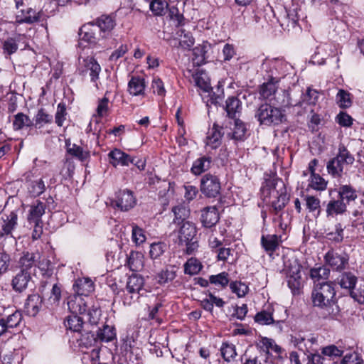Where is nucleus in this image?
I'll list each match as a JSON object with an SVG mask.
<instances>
[{
  "mask_svg": "<svg viewBox=\"0 0 364 364\" xmlns=\"http://www.w3.org/2000/svg\"><path fill=\"white\" fill-rule=\"evenodd\" d=\"M311 299L313 306L321 310L325 317L334 318L340 312L334 284L331 282L315 284L311 293Z\"/></svg>",
  "mask_w": 364,
  "mask_h": 364,
  "instance_id": "f257e3e1",
  "label": "nucleus"
},
{
  "mask_svg": "<svg viewBox=\"0 0 364 364\" xmlns=\"http://www.w3.org/2000/svg\"><path fill=\"white\" fill-rule=\"evenodd\" d=\"M261 192L264 197L274 198L271 202L270 212L274 215H279L289 200L284 182L277 177L266 179Z\"/></svg>",
  "mask_w": 364,
  "mask_h": 364,
  "instance_id": "f03ea898",
  "label": "nucleus"
},
{
  "mask_svg": "<svg viewBox=\"0 0 364 364\" xmlns=\"http://www.w3.org/2000/svg\"><path fill=\"white\" fill-rule=\"evenodd\" d=\"M255 117L260 125L278 126L287 122L285 111L268 102L261 104L256 109Z\"/></svg>",
  "mask_w": 364,
  "mask_h": 364,
  "instance_id": "7ed1b4c3",
  "label": "nucleus"
},
{
  "mask_svg": "<svg viewBox=\"0 0 364 364\" xmlns=\"http://www.w3.org/2000/svg\"><path fill=\"white\" fill-rule=\"evenodd\" d=\"M279 80L271 77L267 82L262 84L259 88V99L272 102L273 100L283 107H288L293 105L289 93L286 90H282L279 96L276 97L277 92Z\"/></svg>",
  "mask_w": 364,
  "mask_h": 364,
  "instance_id": "20e7f679",
  "label": "nucleus"
},
{
  "mask_svg": "<svg viewBox=\"0 0 364 364\" xmlns=\"http://www.w3.org/2000/svg\"><path fill=\"white\" fill-rule=\"evenodd\" d=\"M354 161V156L344 145L341 144L338 147L336 156L328 161L327 171L332 177L340 178L348 169V167L353 164Z\"/></svg>",
  "mask_w": 364,
  "mask_h": 364,
  "instance_id": "39448f33",
  "label": "nucleus"
},
{
  "mask_svg": "<svg viewBox=\"0 0 364 364\" xmlns=\"http://www.w3.org/2000/svg\"><path fill=\"white\" fill-rule=\"evenodd\" d=\"M197 229L196 225L190 221L183 222L178 230V243L185 245L186 252L193 254L198 248V245L196 240Z\"/></svg>",
  "mask_w": 364,
  "mask_h": 364,
  "instance_id": "423d86ee",
  "label": "nucleus"
},
{
  "mask_svg": "<svg viewBox=\"0 0 364 364\" xmlns=\"http://www.w3.org/2000/svg\"><path fill=\"white\" fill-rule=\"evenodd\" d=\"M78 71L80 75H86L89 74L91 81L96 82L99 78L101 67L93 57H87L79 59Z\"/></svg>",
  "mask_w": 364,
  "mask_h": 364,
  "instance_id": "0eeeda50",
  "label": "nucleus"
},
{
  "mask_svg": "<svg viewBox=\"0 0 364 364\" xmlns=\"http://www.w3.org/2000/svg\"><path fill=\"white\" fill-rule=\"evenodd\" d=\"M324 260L333 270L341 272L348 266L349 257L345 252L338 253L334 250H331L326 253Z\"/></svg>",
  "mask_w": 364,
  "mask_h": 364,
  "instance_id": "6e6552de",
  "label": "nucleus"
},
{
  "mask_svg": "<svg viewBox=\"0 0 364 364\" xmlns=\"http://www.w3.org/2000/svg\"><path fill=\"white\" fill-rule=\"evenodd\" d=\"M220 182L216 176L205 174L201 179L200 191L208 198H215L220 193Z\"/></svg>",
  "mask_w": 364,
  "mask_h": 364,
  "instance_id": "1a4fd4ad",
  "label": "nucleus"
},
{
  "mask_svg": "<svg viewBox=\"0 0 364 364\" xmlns=\"http://www.w3.org/2000/svg\"><path fill=\"white\" fill-rule=\"evenodd\" d=\"M136 202L133 192L128 189H124L116 193L115 198L112 204L122 211H128L134 207Z\"/></svg>",
  "mask_w": 364,
  "mask_h": 364,
  "instance_id": "9d476101",
  "label": "nucleus"
},
{
  "mask_svg": "<svg viewBox=\"0 0 364 364\" xmlns=\"http://www.w3.org/2000/svg\"><path fill=\"white\" fill-rule=\"evenodd\" d=\"M338 198L350 205L352 203H360L359 206L364 207V199L358 196V191L350 185H341L338 190Z\"/></svg>",
  "mask_w": 364,
  "mask_h": 364,
  "instance_id": "9b49d317",
  "label": "nucleus"
},
{
  "mask_svg": "<svg viewBox=\"0 0 364 364\" xmlns=\"http://www.w3.org/2000/svg\"><path fill=\"white\" fill-rule=\"evenodd\" d=\"M18 215L14 211L9 215H4L1 217V224L0 229V238L7 237L16 242L15 237L12 235V232L18 225Z\"/></svg>",
  "mask_w": 364,
  "mask_h": 364,
  "instance_id": "f8f14e48",
  "label": "nucleus"
},
{
  "mask_svg": "<svg viewBox=\"0 0 364 364\" xmlns=\"http://www.w3.org/2000/svg\"><path fill=\"white\" fill-rule=\"evenodd\" d=\"M93 23L97 26V31L99 30L102 38H108L116 26L115 18L111 15H102Z\"/></svg>",
  "mask_w": 364,
  "mask_h": 364,
  "instance_id": "ddd939ff",
  "label": "nucleus"
},
{
  "mask_svg": "<svg viewBox=\"0 0 364 364\" xmlns=\"http://www.w3.org/2000/svg\"><path fill=\"white\" fill-rule=\"evenodd\" d=\"M97 26L92 22L83 25L79 31V37L81 41H84L90 44H96L100 40L101 36L97 32Z\"/></svg>",
  "mask_w": 364,
  "mask_h": 364,
  "instance_id": "4468645a",
  "label": "nucleus"
},
{
  "mask_svg": "<svg viewBox=\"0 0 364 364\" xmlns=\"http://www.w3.org/2000/svg\"><path fill=\"white\" fill-rule=\"evenodd\" d=\"M26 36L23 34H16L12 37L6 38L3 43V53L4 55H11L15 53L20 43H22L24 49L26 47Z\"/></svg>",
  "mask_w": 364,
  "mask_h": 364,
  "instance_id": "2eb2a0df",
  "label": "nucleus"
},
{
  "mask_svg": "<svg viewBox=\"0 0 364 364\" xmlns=\"http://www.w3.org/2000/svg\"><path fill=\"white\" fill-rule=\"evenodd\" d=\"M42 16L41 11H36L31 7L22 9L16 16V23H29L31 24L35 22L41 21Z\"/></svg>",
  "mask_w": 364,
  "mask_h": 364,
  "instance_id": "dca6fc26",
  "label": "nucleus"
},
{
  "mask_svg": "<svg viewBox=\"0 0 364 364\" xmlns=\"http://www.w3.org/2000/svg\"><path fill=\"white\" fill-rule=\"evenodd\" d=\"M219 219L218 210L215 206H208L201 210L200 222L205 228L215 226Z\"/></svg>",
  "mask_w": 364,
  "mask_h": 364,
  "instance_id": "f3484780",
  "label": "nucleus"
},
{
  "mask_svg": "<svg viewBox=\"0 0 364 364\" xmlns=\"http://www.w3.org/2000/svg\"><path fill=\"white\" fill-rule=\"evenodd\" d=\"M87 334L90 335L92 341L94 342L97 341L109 342L116 338L115 328L108 325H104L102 328H99L96 334L92 332L87 333Z\"/></svg>",
  "mask_w": 364,
  "mask_h": 364,
  "instance_id": "a211bd4d",
  "label": "nucleus"
},
{
  "mask_svg": "<svg viewBox=\"0 0 364 364\" xmlns=\"http://www.w3.org/2000/svg\"><path fill=\"white\" fill-rule=\"evenodd\" d=\"M68 308L72 314H83L87 311V304L84 299L77 294L68 298Z\"/></svg>",
  "mask_w": 364,
  "mask_h": 364,
  "instance_id": "6ab92c4d",
  "label": "nucleus"
},
{
  "mask_svg": "<svg viewBox=\"0 0 364 364\" xmlns=\"http://www.w3.org/2000/svg\"><path fill=\"white\" fill-rule=\"evenodd\" d=\"M109 163L114 167L120 166H128L134 163L130 156L118 149H114L108 154Z\"/></svg>",
  "mask_w": 364,
  "mask_h": 364,
  "instance_id": "aec40b11",
  "label": "nucleus"
},
{
  "mask_svg": "<svg viewBox=\"0 0 364 364\" xmlns=\"http://www.w3.org/2000/svg\"><path fill=\"white\" fill-rule=\"evenodd\" d=\"M73 289L77 295L88 296L95 289L93 282L90 278L77 279L73 284Z\"/></svg>",
  "mask_w": 364,
  "mask_h": 364,
  "instance_id": "412c9836",
  "label": "nucleus"
},
{
  "mask_svg": "<svg viewBox=\"0 0 364 364\" xmlns=\"http://www.w3.org/2000/svg\"><path fill=\"white\" fill-rule=\"evenodd\" d=\"M31 279L30 272L19 271L12 279L13 289L19 293L23 292L27 288Z\"/></svg>",
  "mask_w": 364,
  "mask_h": 364,
  "instance_id": "4be33fe9",
  "label": "nucleus"
},
{
  "mask_svg": "<svg viewBox=\"0 0 364 364\" xmlns=\"http://www.w3.org/2000/svg\"><path fill=\"white\" fill-rule=\"evenodd\" d=\"M347 211L346 203H343L339 198L330 200L326 208V216L328 218H334L339 215H343Z\"/></svg>",
  "mask_w": 364,
  "mask_h": 364,
  "instance_id": "5701e85b",
  "label": "nucleus"
},
{
  "mask_svg": "<svg viewBox=\"0 0 364 364\" xmlns=\"http://www.w3.org/2000/svg\"><path fill=\"white\" fill-rule=\"evenodd\" d=\"M43 299L38 294L28 296L25 304L26 311L31 316H36L42 308Z\"/></svg>",
  "mask_w": 364,
  "mask_h": 364,
  "instance_id": "b1692460",
  "label": "nucleus"
},
{
  "mask_svg": "<svg viewBox=\"0 0 364 364\" xmlns=\"http://www.w3.org/2000/svg\"><path fill=\"white\" fill-rule=\"evenodd\" d=\"M229 118L235 119L242 110L241 101L235 96L228 97L224 107Z\"/></svg>",
  "mask_w": 364,
  "mask_h": 364,
  "instance_id": "393cba45",
  "label": "nucleus"
},
{
  "mask_svg": "<svg viewBox=\"0 0 364 364\" xmlns=\"http://www.w3.org/2000/svg\"><path fill=\"white\" fill-rule=\"evenodd\" d=\"M222 128L218 125L214 124L213 127L207 133L205 144L207 146H210L212 149L218 148L221 143V138L223 133L221 132Z\"/></svg>",
  "mask_w": 364,
  "mask_h": 364,
  "instance_id": "a878e982",
  "label": "nucleus"
},
{
  "mask_svg": "<svg viewBox=\"0 0 364 364\" xmlns=\"http://www.w3.org/2000/svg\"><path fill=\"white\" fill-rule=\"evenodd\" d=\"M45 204L40 200H36L35 203L31 205L27 218L28 222L30 224H32V223L42 222L41 218L45 213Z\"/></svg>",
  "mask_w": 364,
  "mask_h": 364,
  "instance_id": "bb28decb",
  "label": "nucleus"
},
{
  "mask_svg": "<svg viewBox=\"0 0 364 364\" xmlns=\"http://www.w3.org/2000/svg\"><path fill=\"white\" fill-rule=\"evenodd\" d=\"M318 99V92L316 90L308 88L306 92L301 95V100L291 106H299L308 111L307 107L314 105Z\"/></svg>",
  "mask_w": 364,
  "mask_h": 364,
  "instance_id": "cd10ccee",
  "label": "nucleus"
},
{
  "mask_svg": "<svg viewBox=\"0 0 364 364\" xmlns=\"http://www.w3.org/2000/svg\"><path fill=\"white\" fill-rule=\"evenodd\" d=\"M145 87V80L139 77H132L128 83V91L133 96L143 95Z\"/></svg>",
  "mask_w": 364,
  "mask_h": 364,
  "instance_id": "c85d7f7f",
  "label": "nucleus"
},
{
  "mask_svg": "<svg viewBox=\"0 0 364 364\" xmlns=\"http://www.w3.org/2000/svg\"><path fill=\"white\" fill-rule=\"evenodd\" d=\"M300 269L301 267L296 265L289 273L287 284L294 294L299 291L301 286V276Z\"/></svg>",
  "mask_w": 364,
  "mask_h": 364,
  "instance_id": "c756f323",
  "label": "nucleus"
},
{
  "mask_svg": "<svg viewBox=\"0 0 364 364\" xmlns=\"http://www.w3.org/2000/svg\"><path fill=\"white\" fill-rule=\"evenodd\" d=\"M211 164L212 158L210 156H203L193 162L191 167V172L196 176L200 175L210 168Z\"/></svg>",
  "mask_w": 364,
  "mask_h": 364,
  "instance_id": "7c9ffc66",
  "label": "nucleus"
},
{
  "mask_svg": "<svg viewBox=\"0 0 364 364\" xmlns=\"http://www.w3.org/2000/svg\"><path fill=\"white\" fill-rule=\"evenodd\" d=\"M144 284V278L137 274H132L128 279L126 285V289L134 292H138L139 294L143 295V287Z\"/></svg>",
  "mask_w": 364,
  "mask_h": 364,
  "instance_id": "2f4dec72",
  "label": "nucleus"
},
{
  "mask_svg": "<svg viewBox=\"0 0 364 364\" xmlns=\"http://www.w3.org/2000/svg\"><path fill=\"white\" fill-rule=\"evenodd\" d=\"M280 237L277 235H262L261 238V244L267 252H274L279 247L280 242Z\"/></svg>",
  "mask_w": 364,
  "mask_h": 364,
  "instance_id": "473e14b6",
  "label": "nucleus"
},
{
  "mask_svg": "<svg viewBox=\"0 0 364 364\" xmlns=\"http://www.w3.org/2000/svg\"><path fill=\"white\" fill-rule=\"evenodd\" d=\"M36 255L33 252H24L19 259L20 271L29 272L35 266Z\"/></svg>",
  "mask_w": 364,
  "mask_h": 364,
  "instance_id": "72a5a7b5",
  "label": "nucleus"
},
{
  "mask_svg": "<svg viewBox=\"0 0 364 364\" xmlns=\"http://www.w3.org/2000/svg\"><path fill=\"white\" fill-rule=\"evenodd\" d=\"M172 212L174 215L173 223L178 225L186 222V219L188 218L190 210L184 204H180L173 207Z\"/></svg>",
  "mask_w": 364,
  "mask_h": 364,
  "instance_id": "f704fd0d",
  "label": "nucleus"
},
{
  "mask_svg": "<svg viewBox=\"0 0 364 364\" xmlns=\"http://www.w3.org/2000/svg\"><path fill=\"white\" fill-rule=\"evenodd\" d=\"M356 282L357 277L351 272H344L338 278L341 287L349 289L350 291L355 288Z\"/></svg>",
  "mask_w": 364,
  "mask_h": 364,
  "instance_id": "c9c22d12",
  "label": "nucleus"
},
{
  "mask_svg": "<svg viewBox=\"0 0 364 364\" xmlns=\"http://www.w3.org/2000/svg\"><path fill=\"white\" fill-rule=\"evenodd\" d=\"M129 269L138 272L143 267V255L139 252H131L127 260Z\"/></svg>",
  "mask_w": 364,
  "mask_h": 364,
  "instance_id": "e433bc0d",
  "label": "nucleus"
},
{
  "mask_svg": "<svg viewBox=\"0 0 364 364\" xmlns=\"http://www.w3.org/2000/svg\"><path fill=\"white\" fill-rule=\"evenodd\" d=\"M61 299V289L60 287L55 284L50 291V294L47 299L46 306L48 309H53L59 305Z\"/></svg>",
  "mask_w": 364,
  "mask_h": 364,
  "instance_id": "4c0bfd02",
  "label": "nucleus"
},
{
  "mask_svg": "<svg viewBox=\"0 0 364 364\" xmlns=\"http://www.w3.org/2000/svg\"><path fill=\"white\" fill-rule=\"evenodd\" d=\"M65 326L74 332H80L82 329L83 320L77 314H72L67 317Z\"/></svg>",
  "mask_w": 364,
  "mask_h": 364,
  "instance_id": "58836bf2",
  "label": "nucleus"
},
{
  "mask_svg": "<svg viewBox=\"0 0 364 364\" xmlns=\"http://www.w3.org/2000/svg\"><path fill=\"white\" fill-rule=\"evenodd\" d=\"M246 133V124L242 121L235 118L232 138L235 140H242L245 137Z\"/></svg>",
  "mask_w": 364,
  "mask_h": 364,
  "instance_id": "ea45409f",
  "label": "nucleus"
},
{
  "mask_svg": "<svg viewBox=\"0 0 364 364\" xmlns=\"http://www.w3.org/2000/svg\"><path fill=\"white\" fill-rule=\"evenodd\" d=\"M168 3L166 0H152L149 7L156 16H163L168 10Z\"/></svg>",
  "mask_w": 364,
  "mask_h": 364,
  "instance_id": "a19ab883",
  "label": "nucleus"
},
{
  "mask_svg": "<svg viewBox=\"0 0 364 364\" xmlns=\"http://www.w3.org/2000/svg\"><path fill=\"white\" fill-rule=\"evenodd\" d=\"M330 274V270L325 266L314 267L310 270V277L314 282H318L321 279H327Z\"/></svg>",
  "mask_w": 364,
  "mask_h": 364,
  "instance_id": "79ce46f5",
  "label": "nucleus"
},
{
  "mask_svg": "<svg viewBox=\"0 0 364 364\" xmlns=\"http://www.w3.org/2000/svg\"><path fill=\"white\" fill-rule=\"evenodd\" d=\"M328 181L321 177L318 173L311 176L309 186L318 191H323L327 188Z\"/></svg>",
  "mask_w": 364,
  "mask_h": 364,
  "instance_id": "37998d69",
  "label": "nucleus"
},
{
  "mask_svg": "<svg viewBox=\"0 0 364 364\" xmlns=\"http://www.w3.org/2000/svg\"><path fill=\"white\" fill-rule=\"evenodd\" d=\"M209 282L210 284L216 287L225 288L228 286L230 279L228 277V274L225 272H223L215 275H210L209 277Z\"/></svg>",
  "mask_w": 364,
  "mask_h": 364,
  "instance_id": "c03bdc74",
  "label": "nucleus"
},
{
  "mask_svg": "<svg viewBox=\"0 0 364 364\" xmlns=\"http://www.w3.org/2000/svg\"><path fill=\"white\" fill-rule=\"evenodd\" d=\"M336 102L341 108H348L352 105L350 94L344 90H339L336 95Z\"/></svg>",
  "mask_w": 364,
  "mask_h": 364,
  "instance_id": "a18cd8bd",
  "label": "nucleus"
},
{
  "mask_svg": "<svg viewBox=\"0 0 364 364\" xmlns=\"http://www.w3.org/2000/svg\"><path fill=\"white\" fill-rule=\"evenodd\" d=\"M208 93V99L206 101L207 106H210V105L218 106L221 103L224 98L223 90H221L220 87H217V92H213L212 89Z\"/></svg>",
  "mask_w": 364,
  "mask_h": 364,
  "instance_id": "49530a36",
  "label": "nucleus"
},
{
  "mask_svg": "<svg viewBox=\"0 0 364 364\" xmlns=\"http://www.w3.org/2000/svg\"><path fill=\"white\" fill-rule=\"evenodd\" d=\"M290 341L295 347L302 351H305L308 348L306 336L301 333H296L294 335H291Z\"/></svg>",
  "mask_w": 364,
  "mask_h": 364,
  "instance_id": "de8ad7c7",
  "label": "nucleus"
},
{
  "mask_svg": "<svg viewBox=\"0 0 364 364\" xmlns=\"http://www.w3.org/2000/svg\"><path fill=\"white\" fill-rule=\"evenodd\" d=\"M260 343L261 348H263L264 350H266L267 353H269L270 351H273L279 354L282 351L281 347L277 345L273 339L262 338Z\"/></svg>",
  "mask_w": 364,
  "mask_h": 364,
  "instance_id": "09e8293b",
  "label": "nucleus"
},
{
  "mask_svg": "<svg viewBox=\"0 0 364 364\" xmlns=\"http://www.w3.org/2000/svg\"><path fill=\"white\" fill-rule=\"evenodd\" d=\"M201 264L194 258L189 259L184 265L186 274L194 275L198 274L201 269Z\"/></svg>",
  "mask_w": 364,
  "mask_h": 364,
  "instance_id": "8fccbe9b",
  "label": "nucleus"
},
{
  "mask_svg": "<svg viewBox=\"0 0 364 364\" xmlns=\"http://www.w3.org/2000/svg\"><path fill=\"white\" fill-rule=\"evenodd\" d=\"M180 41L179 45L184 49H190L195 43L193 37L188 32H186L184 30H180Z\"/></svg>",
  "mask_w": 364,
  "mask_h": 364,
  "instance_id": "3c124183",
  "label": "nucleus"
},
{
  "mask_svg": "<svg viewBox=\"0 0 364 364\" xmlns=\"http://www.w3.org/2000/svg\"><path fill=\"white\" fill-rule=\"evenodd\" d=\"M221 354L225 360L230 362L237 355L235 346L232 344L224 343L220 348Z\"/></svg>",
  "mask_w": 364,
  "mask_h": 364,
  "instance_id": "603ef678",
  "label": "nucleus"
},
{
  "mask_svg": "<svg viewBox=\"0 0 364 364\" xmlns=\"http://www.w3.org/2000/svg\"><path fill=\"white\" fill-rule=\"evenodd\" d=\"M142 296L138 292H134L127 289L123 290V295L122 296V300L125 306H131L132 304L138 301L140 296Z\"/></svg>",
  "mask_w": 364,
  "mask_h": 364,
  "instance_id": "864d4df0",
  "label": "nucleus"
},
{
  "mask_svg": "<svg viewBox=\"0 0 364 364\" xmlns=\"http://www.w3.org/2000/svg\"><path fill=\"white\" fill-rule=\"evenodd\" d=\"M327 44H321L316 48L315 53L312 55L311 62L314 64L323 65L327 55H323V52L326 51Z\"/></svg>",
  "mask_w": 364,
  "mask_h": 364,
  "instance_id": "5fc2aeb1",
  "label": "nucleus"
},
{
  "mask_svg": "<svg viewBox=\"0 0 364 364\" xmlns=\"http://www.w3.org/2000/svg\"><path fill=\"white\" fill-rule=\"evenodd\" d=\"M31 124V121L29 119V117L20 112L18 113L15 117L14 120L13 122V126L14 129L19 130L22 129L24 126H30Z\"/></svg>",
  "mask_w": 364,
  "mask_h": 364,
  "instance_id": "6e6d98bb",
  "label": "nucleus"
},
{
  "mask_svg": "<svg viewBox=\"0 0 364 364\" xmlns=\"http://www.w3.org/2000/svg\"><path fill=\"white\" fill-rule=\"evenodd\" d=\"M306 207L309 212L318 211V214L320 213L321 210V201L319 198L314 196H305Z\"/></svg>",
  "mask_w": 364,
  "mask_h": 364,
  "instance_id": "4d7b16f0",
  "label": "nucleus"
},
{
  "mask_svg": "<svg viewBox=\"0 0 364 364\" xmlns=\"http://www.w3.org/2000/svg\"><path fill=\"white\" fill-rule=\"evenodd\" d=\"M68 152L82 161L86 160L90 156L89 152L76 144H73L72 147L68 148Z\"/></svg>",
  "mask_w": 364,
  "mask_h": 364,
  "instance_id": "13d9d810",
  "label": "nucleus"
},
{
  "mask_svg": "<svg viewBox=\"0 0 364 364\" xmlns=\"http://www.w3.org/2000/svg\"><path fill=\"white\" fill-rule=\"evenodd\" d=\"M5 320L9 328H15L21 323L22 320V314L20 311L16 310L11 314L6 316Z\"/></svg>",
  "mask_w": 364,
  "mask_h": 364,
  "instance_id": "bf43d9fd",
  "label": "nucleus"
},
{
  "mask_svg": "<svg viewBox=\"0 0 364 364\" xmlns=\"http://www.w3.org/2000/svg\"><path fill=\"white\" fill-rule=\"evenodd\" d=\"M11 265V257L4 250L0 249V276L6 273Z\"/></svg>",
  "mask_w": 364,
  "mask_h": 364,
  "instance_id": "052dcab7",
  "label": "nucleus"
},
{
  "mask_svg": "<svg viewBox=\"0 0 364 364\" xmlns=\"http://www.w3.org/2000/svg\"><path fill=\"white\" fill-rule=\"evenodd\" d=\"M166 245L163 242H154L150 245L149 255L151 259H156L165 252Z\"/></svg>",
  "mask_w": 364,
  "mask_h": 364,
  "instance_id": "680f3d73",
  "label": "nucleus"
},
{
  "mask_svg": "<svg viewBox=\"0 0 364 364\" xmlns=\"http://www.w3.org/2000/svg\"><path fill=\"white\" fill-rule=\"evenodd\" d=\"M108 105L109 99L106 96L100 100L96 109L97 114H95L93 118L97 119V117L100 118L106 115L109 110Z\"/></svg>",
  "mask_w": 364,
  "mask_h": 364,
  "instance_id": "e2e57ef3",
  "label": "nucleus"
},
{
  "mask_svg": "<svg viewBox=\"0 0 364 364\" xmlns=\"http://www.w3.org/2000/svg\"><path fill=\"white\" fill-rule=\"evenodd\" d=\"M230 287L233 293H235L238 297H243L247 293L248 287L240 282H233L230 283Z\"/></svg>",
  "mask_w": 364,
  "mask_h": 364,
  "instance_id": "0e129e2a",
  "label": "nucleus"
},
{
  "mask_svg": "<svg viewBox=\"0 0 364 364\" xmlns=\"http://www.w3.org/2000/svg\"><path fill=\"white\" fill-rule=\"evenodd\" d=\"M287 19L288 21V26L294 28L299 21V14L296 7L289 8L287 10Z\"/></svg>",
  "mask_w": 364,
  "mask_h": 364,
  "instance_id": "69168bd1",
  "label": "nucleus"
},
{
  "mask_svg": "<svg viewBox=\"0 0 364 364\" xmlns=\"http://www.w3.org/2000/svg\"><path fill=\"white\" fill-rule=\"evenodd\" d=\"M255 321L261 325H269L274 322V318L270 313L262 311L255 315Z\"/></svg>",
  "mask_w": 364,
  "mask_h": 364,
  "instance_id": "338daca9",
  "label": "nucleus"
},
{
  "mask_svg": "<svg viewBox=\"0 0 364 364\" xmlns=\"http://www.w3.org/2000/svg\"><path fill=\"white\" fill-rule=\"evenodd\" d=\"M362 358L355 352L346 354L342 359L341 364H363Z\"/></svg>",
  "mask_w": 364,
  "mask_h": 364,
  "instance_id": "774afa93",
  "label": "nucleus"
}]
</instances>
